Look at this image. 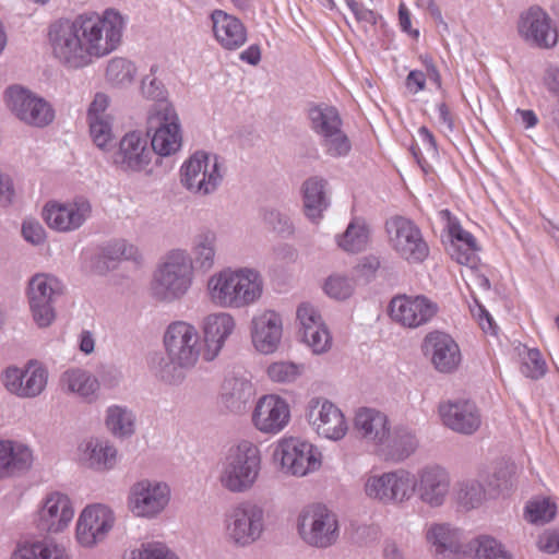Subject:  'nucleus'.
I'll return each mask as SVG.
<instances>
[{
    "instance_id": "1",
    "label": "nucleus",
    "mask_w": 559,
    "mask_h": 559,
    "mask_svg": "<svg viewBox=\"0 0 559 559\" xmlns=\"http://www.w3.org/2000/svg\"><path fill=\"white\" fill-rule=\"evenodd\" d=\"M126 21L119 11L106 9L61 17L48 26L52 57L66 69L80 70L108 56L122 39Z\"/></svg>"
},
{
    "instance_id": "2",
    "label": "nucleus",
    "mask_w": 559,
    "mask_h": 559,
    "mask_svg": "<svg viewBox=\"0 0 559 559\" xmlns=\"http://www.w3.org/2000/svg\"><path fill=\"white\" fill-rule=\"evenodd\" d=\"M206 292L215 306L240 309L254 304L261 297L263 280L253 269L227 267L210 276Z\"/></svg>"
},
{
    "instance_id": "3",
    "label": "nucleus",
    "mask_w": 559,
    "mask_h": 559,
    "mask_svg": "<svg viewBox=\"0 0 559 559\" xmlns=\"http://www.w3.org/2000/svg\"><path fill=\"white\" fill-rule=\"evenodd\" d=\"M164 345L168 361L160 367L159 376L169 384H179L186 378V371L203 356L200 334L193 324L174 321L165 331Z\"/></svg>"
},
{
    "instance_id": "4",
    "label": "nucleus",
    "mask_w": 559,
    "mask_h": 559,
    "mask_svg": "<svg viewBox=\"0 0 559 559\" xmlns=\"http://www.w3.org/2000/svg\"><path fill=\"white\" fill-rule=\"evenodd\" d=\"M194 282V270L191 255L185 249L168 251L151 281V295L159 302L171 304L182 299L191 289Z\"/></svg>"
},
{
    "instance_id": "5",
    "label": "nucleus",
    "mask_w": 559,
    "mask_h": 559,
    "mask_svg": "<svg viewBox=\"0 0 559 559\" xmlns=\"http://www.w3.org/2000/svg\"><path fill=\"white\" fill-rule=\"evenodd\" d=\"M261 471L259 448L243 440L231 447L225 456L218 480L223 488L234 493L250 490Z\"/></svg>"
},
{
    "instance_id": "6",
    "label": "nucleus",
    "mask_w": 559,
    "mask_h": 559,
    "mask_svg": "<svg viewBox=\"0 0 559 559\" xmlns=\"http://www.w3.org/2000/svg\"><path fill=\"white\" fill-rule=\"evenodd\" d=\"M264 530L265 512L263 507L255 502H240L225 513V538L235 547L251 546L261 538Z\"/></svg>"
},
{
    "instance_id": "7",
    "label": "nucleus",
    "mask_w": 559,
    "mask_h": 559,
    "mask_svg": "<svg viewBox=\"0 0 559 559\" xmlns=\"http://www.w3.org/2000/svg\"><path fill=\"white\" fill-rule=\"evenodd\" d=\"M147 135H152L153 156H169L178 152L182 144L179 117L169 103L155 104L147 117Z\"/></svg>"
},
{
    "instance_id": "8",
    "label": "nucleus",
    "mask_w": 559,
    "mask_h": 559,
    "mask_svg": "<svg viewBox=\"0 0 559 559\" xmlns=\"http://www.w3.org/2000/svg\"><path fill=\"white\" fill-rule=\"evenodd\" d=\"M224 177L222 163L215 155L195 152L180 169V182L191 193L205 197L214 193Z\"/></svg>"
},
{
    "instance_id": "9",
    "label": "nucleus",
    "mask_w": 559,
    "mask_h": 559,
    "mask_svg": "<svg viewBox=\"0 0 559 559\" xmlns=\"http://www.w3.org/2000/svg\"><path fill=\"white\" fill-rule=\"evenodd\" d=\"M298 534L309 546L325 549L336 544L340 535L336 514L323 504H311L298 516Z\"/></svg>"
},
{
    "instance_id": "10",
    "label": "nucleus",
    "mask_w": 559,
    "mask_h": 559,
    "mask_svg": "<svg viewBox=\"0 0 559 559\" xmlns=\"http://www.w3.org/2000/svg\"><path fill=\"white\" fill-rule=\"evenodd\" d=\"M411 472L405 468H396L369 475L366 478L364 490L372 501L384 506H400L411 500Z\"/></svg>"
},
{
    "instance_id": "11",
    "label": "nucleus",
    "mask_w": 559,
    "mask_h": 559,
    "mask_svg": "<svg viewBox=\"0 0 559 559\" xmlns=\"http://www.w3.org/2000/svg\"><path fill=\"white\" fill-rule=\"evenodd\" d=\"M62 293L63 286L55 276L36 274L29 280L28 305L32 318L38 328H48L55 321V304Z\"/></svg>"
},
{
    "instance_id": "12",
    "label": "nucleus",
    "mask_w": 559,
    "mask_h": 559,
    "mask_svg": "<svg viewBox=\"0 0 559 559\" xmlns=\"http://www.w3.org/2000/svg\"><path fill=\"white\" fill-rule=\"evenodd\" d=\"M7 105L12 114L22 122L44 128L55 119V110L43 97L19 85L5 91Z\"/></svg>"
},
{
    "instance_id": "13",
    "label": "nucleus",
    "mask_w": 559,
    "mask_h": 559,
    "mask_svg": "<svg viewBox=\"0 0 559 559\" xmlns=\"http://www.w3.org/2000/svg\"><path fill=\"white\" fill-rule=\"evenodd\" d=\"M274 457L280 461L283 472L305 476L320 468L321 453L310 442L290 437L281 440Z\"/></svg>"
},
{
    "instance_id": "14",
    "label": "nucleus",
    "mask_w": 559,
    "mask_h": 559,
    "mask_svg": "<svg viewBox=\"0 0 559 559\" xmlns=\"http://www.w3.org/2000/svg\"><path fill=\"white\" fill-rule=\"evenodd\" d=\"M412 496L429 508L442 507L450 493L451 475L439 464H428L419 468L416 475L411 473Z\"/></svg>"
},
{
    "instance_id": "15",
    "label": "nucleus",
    "mask_w": 559,
    "mask_h": 559,
    "mask_svg": "<svg viewBox=\"0 0 559 559\" xmlns=\"http://www.w3.org/2000/svg\"><path fill=\"white\" fill-rule=\"evenodd\" d=\"M170 495V488L166 483L142 479L131 486L128 508L136 518L156 519L167 508Z\"/></svg>"
},
{
    "instance_id": "16",
    "label": "nucleus",
    "mask_w": 559,
    "mask_h": 559,
    "mask_svg": "<svg viewBox=\"0 0 559 559\" xmlns=\"http://www.w3.org/2000/svg\"><path fill=\"white\" fill-rule=\"evenodd\" d=\"M516 32L520 38L532 47L550 49L558 43V31L550 15L537 4L520 12Z\"/></svg>"
},
{
    "instance_id": "17",
    "label": "nucleus",
    "mask_w": 559,
    "mask_h": 559,
    "mask_svg": "<svg viewBox=\"0 0 559 559\" xmlns=\"http://www.w3.org/2000/svg\"><path fill=\"white\" fill-rule=\"evenodd\" d=\"M389 240L394 251L404 260L423 262L429 248L418 226L404 216H394L386 222Z\"/></svg>"
},
{
    "instance_id": "18",
    "label": "nucleus",
    "mask_w": 559,
    "mask_h": 559,
    "mask_svg": "<svg viewBox=\"0 0 559 559\" xmlns=\"http://www.w3.org/2000/svg\"><path fill=\"white\" fill-rule=\"evenodd\" d=\"M93 206L84 197L68 202L50 201L43 209V218L51 229L71 233L80 229L92 216Z\"/></svg>"
},
{
    "instance_id": "19",
    "label": "nucleus",
    "mask_w": 559,
    "mask_h": 559,
    "mask_svg": "<svg viewBox=\"0 0 559 559\" xmlns=\"http://www.w3.org/2000/svg\"><path fill=\"white\" fill-rule=\"evenodd\" d=\"M115 524V515L105 504L87 506L76 523V540L83 547H94L103 542Z\"/></svg>"
},
{
    "instance_id": "20",
    "label": "nucleus",
    "mask_w": 559,
    "mask_h": 559,
    "mask_svg": "<svg viewBox=\"0 0 559 559\" xmlns=\"http://www.w3.org/2000/svg\"><path fill=\"white\" fill-rule=\"evenodd\" d=\"M306 416L318 435L340 440L347 431V424L341 409L323 397H313L308 402Z\"/></svg>"
},
{
    "instance_id": "21",
    "label": "nucleus",
    "mask_w": 559,
    "mask_h": 559,
    "mask_svg": "<svg viewBox=\"0 0 559 559\" xmlns=\"http://www.w3.org/2000/svg\"><path fill=\"white\" fill-rule=\"evenodd\" d=\"M73 516L74 509L68 495L51 491L43 499L35 522L39 531L57 534L68 528Z\"/></svg>"
},
{
    "instance_id": "22",
    "label": "nucleus",
    "mask_w": 559,
    "mask_h": 559,
    "mask_svg": "<svg viewBox=\"0 0 559 559\" xmlns=\"http://www.w3.org/2000/svg\"><path fill=\"white\" fill-rule=\"evenodd\" d=\"M423 353L429 357L435 369L441 373H453L462 361V354L455 340L448 333L432 331L421 345Z\"/></svg>"
},
{
    "instance_id": "23",
    "label": "nucleus",
    "mask_w": 559,
    "mask_h": 559,
    "mask_svg": "<svg viewBox=\"0 0 559 559\" xmlns=\"http://www.w3.org/2000/svg\"><path fill=\"white\" fill-rule=\"evenodd\" d=\"M393 321L406 328H417L427 323L437 312V306L425 296L399 295L389 306Z\"/></svg>"
},
{
    "instance_id": "24",
    "label": "nucleus",
    "mask_w": 559,
    "mask_h": 559,
    "mask_svg": "<svg viewBox=\"0 0 559 559\" xmlns=\"http://www.w3.org/2000/svg\"><path fill=\"white\" fill-rule=\"evenodd\" d=\"M152 158L153 151L146 138L133 131L120 140L119 148L114 154V164L123 171L139 173L150 166Z\"/></svg>"
},
{
    "instance_id": "25",
    "label": "nucleus",
    "mask_w": 559,
    "mask_h": 559,
    "mask_svg": "<svg viewBox=\"0 0 559 559\" xmlns=\"http://www.w3.org/2000/svg\"><path fill=\"white\" fill-rule=\"evenodd\" d=\"M290 409L287 402L277 395L262 396L253 411L254 427L264 433H278L288 424Z\"/></svg>"
},
{
    "instance_id": "26",
    "label": "nucleus",
    "mask_w": 559,
    "mask_h": 559,
    "mask_svg": "<svg viewBox=\"0 0 559 559\" xmlns=\"http://www.w3.org/2000/svg\"><path fill=\"white\" fill-rule=\"evenodd\" d=\"M439 414L444 426L463 435H473L481 424L478 408L467 400L441 403Z\"/></svg>"
},
{
    "instance_id": "27",
    "label": "nucleus",
    "mask_w": 559,
    "mask_h": 559,
    "mask_svg": "<svg viewBox=\"0 0 559 559\" xmlns=\"http://www.w3.org/2000/svg\"><path fill=\"white\" fill-rule=\"evenodd\" d=\"M235 326L234 317L227 312H216L204 317L202 321L204 360L212 361L218 356L226 340L234 332Z\"/></svg>"
},
{
    "instance_id": "28",
    "label": "nucleus",
    "mask_w": 559,
    "mask_h": 559,
    "mask_svg": "<svg viewBox=\"0 0 559 559\" xmlns=\"http://www.w3.org/2000/svg\"><path fill=\"white\" fill-rule=\"evenodd\" d=\"M462 531L450 523H432L426 539L437 559H462L464 556Z\"/></svg>"
},
{
    "instance_id": "29",
    "label": "nucleus",
    "mask_w": 559,
    "mask_h": 559,
    "mask_svg": "<svg viewBox=\"0 0 559 559\" xmlns=\"http://www.w3.org/2000/svg\"><path fill=\"white\" fill-rule=\"evenodd\" d=\"M32 450L20 442L0 441V480L19 477L33 464Z\"/></svg>"
},
{
    "instance_id": "30",
    "label": "nucleus",
    "mask_w": 559,
    "mask_h": 559,
    "mask_svg": "<svg viewBox=\"0 0 559 559\" xmlns=\"http://www.w3.org/2000/svg\"><path fill=\"white\" fill-rule=\"evenodd\" d=\"M252 342L262 354L274 353L282 338V320L275 312L269 311L254 318Z\"/></svg>"
},
{
    "instance_id": "31",
    "label": "nucleus",
    "mask_w": 559,
    "mask_h": 559,
    "mask_svg": "<svg viewBox=\"0 0 559 559\" xmlns=\"http://www.w3.org/2000/svg\"><path fill=\"white\" fill-rule=\"evenodd\" d=\"M80 461L88 468L104 472L116 464L117 449L108 441L91 438L79 447Z\"/></svg>"
},
{
    "instance_id": "32",
    "label": "nucleus",
    "mask_w": 559,
    "mask_h": 559,
    "mask_svg": "<svg viewBox=\"0 0 559 559\" xmlns=\"http://www.w3.org/2000/svg\"><path fill=\"white\" fill-rule=\"evenodd\" d=\"M212 21L214 35L225 49L235 50L246 43V27L237 17L217 10L212 13Z\"/></svg>"
},
{
    "instance_id": "33",
    "label": "nucleus",
    "mask_w": 559,
    "mask_h": 559,
    "mask_svg": "<svg viewBox=\"0 0 559 559\" xmlns=\"http://www.w3.org/2000/svg\"><path fill=\"white\" fill-rule=\"evenodd\" d=\"M416 436L404 427H396L392 432L389 430L388 439L380 444L379 452L385 461L400 463L409 457L417 449Z\"/></svg>"
},
{
    "instance_id": "34",
    "label": "nucleus",
    "mask_w": 559,
    "mask_h": 559,
    "mask_svg": "<svg viewBox=\"0 0 559 559\" xmlns=\"http://www.w3.org/2000/svg\"><path fill=\"white\" fill-rule=\"evenodd\" d=\"M254 394L250 381L243 378H227L222 385L221 405L233 414H241L249 406Z\"/></svg>"
},
{
    "instance_id": "35",
    "label": "nucleus",
    "mask_w": 559,
    "mask_h": 559,
    "mask_svg": "<svg viewBox=\"0 0 559 559\" xmlns=\"http://www.w3.org/2000/svg\"><path fill=\"white\" fill-rule=\"evenodd\" d=\"M355 428L361 438L378 447L388 439L390 430L386 415L373 408H361L356 413Z\"/></svg>"
},
{
    "instance_id": "36",
    "label": "nucleus",
    "mask_w": 559,
    "mask_h": 559,
    "mask_svg": "<svg viewBox=\"0 0 559 559\" xmlns=\"http://www.w3.org/2000/svg\"><path fill=\"white\" fill-rule=\"evenodd\" d=\"M301 190L306 216L314 223L319 222L330 205L326 179L310 177L302 183Z\"/></svg>"
},
{
    "instance_id": "37",
    "label": "nucleus",
    "mask_w": 559,
    "mask_h": 559,
    "mask_svg": "<svg viewBox=\"0 0 559 559\" xmlns=\"http://www.w3.org/2000/svg\"><path fill=\"white\" fill-rule=\"evenodd\" d=\"M217 234L209 228L197 233L191 242V262L195 271L206 273L216 262Z\"/></svg>"
},
{
    "instance_id": "38",
    "label": "nucleus",
    "mask_w": 559,
    "mask_h": 559,
    "mask_svg": "<svg viewBox=\"0 0 559 559\" xmlns=\"http://www.w3.org/2000/svg\"><path fill=\"white\" fill-rule=\"evenodd\" d=\"M61 382L68 392L75 393L87 402L97 399L99 382L88 371L79 368L67 370L61 377Z\"/></svg>"
},
{
    "instance_id": "39",
    "label": "nucleus",
    "mask_w": 559,
    "mask_h": 559,
    "mask_svg": "<svg viewBox=\"0 0 559 559\" xmlns=\"http://www.w3.org/2000/svg\"><path fill=\"white\" fill-rule=\"evenodd\" d=\"M105 425L117 438H129L135 431V416L126 406L112 405L106 411Z\"/></svg>"
},
{
    "instance_id": "40",
    "label": "nucleus",
    "mask_w": 559,
    "mask_h": 559,
    "mask_svg": "<svg viewBox=\"0 0 559 559\" xmlns=\"http://www.w3.org/2000/svg\"><path fill=\"white\" fill-rule=\"evenodd\" d=\"M11 559H70L66 548L48 542H35L19 546Z\"/></svg>"
},
{
    "instance_id": "41",
    "label": "nucleus",
    "mask_w": 559,
    "mask_h": 559,
    "mask_svg": "<svg viewBox=\"0 0 559 559\" xmlns=\"http://www.w3.org/2000/svg\"><path fill=\"white\" fill-rule=\"evenodd\" d=\"M308 116L311 129L320 138L342 127V119L337 109L325 104L312 106Z\"/></svg>"
},
{
    "instance_id": "42",
    "label": "nucleus",
    "mask_w": 559,
    "mask_h": 559,
    "mask_svg": "<svg viewBox=\"0 0 559 559\" xmlns=\"http://www.w3.org/2000/svg\"><path fill=\"white\" fill-rule=\"evenodd\" d=\"M369 241V228L364 219H353L346 230L337 238V245L346 252L357 253L366 249Z\"/></svg>"
},
{
    "instance_id": "43",
    "label": "nucleus",
    "mask_w": 559,
    "mask_h": 559,
    "mask_svg": "<svg viewBox=\"0 0 559 559\" xmlns=\"http://www.w3.org/2000/svg\"><path fill=\"white\" fill-rule=\"evenodd\" d=\"M455 495L462 507L474 509L483 503L486 491L483 484L477 479H463L456 483Z\"/></svg>"
},
{
    "instance_id": "44",
    "label": "nucleus",
    "mask_w": 559,
    "mask_h": 559,
    "mask_svg": "<svg viewBox=\"0 0 559 559\" xmlns=\"http://www.w3.org/2000/svg\"><path fill=\"white\" fill-rule=\"evenodd\" d=\"M48 372L41 366L29 364L24 369L21 397H35L39 395L47 385Z\"/></svg>"
},
{
    "instance_id": "45",
    "label": "nucleus",
    "mask_w": 559,
    "mask_h": 559,
    "mask_svg": "<svg viewBox=\"0 0 559 559\" xmlns=\"http://www.w3.org/2000/svg\"><path fill=\"white\" fill-rule=\"evenodd\" d=\"M134 74V64L124 58L111 59L106 68V79L112 85L129 84L133 81Z\"/></svg>"
},
{
    "instance_id": "46",
    "label": "nucleus",
    "mask_w": 559,
    "mask_h": 559,
    "mask_svg": "<svg viewBox=\"0 0 559 559\" xmlns=\"http://www.w3.org/2000/svg\"><path fill=\"white\" fill-rule=\"evenodd\" d=\"M557 506L549 498H536L526 506V519L534 524H545L555 519Z\"/></svg>"
},
{
    "instance_id": "47",
    "label": "nucleus",
    "mask_w": 559,
    "mask_h": 559,
    "mask_svg": "<svg viewBox=\"0 0 559 559\" xmlns=\"http://www.w3.org/2000/svg\"><path fill=\"white\" fill-rule=\"evenodd\" d=\"M88 127L90 135L99 150L109 151L115 146L112 118L88 121Z\"/></svg>"
},
{
    "instance_id": "48",
    "label": "nucleus",
    "mask_w": 559,
    "mask_h": 559,
    "mask_svg": "<svg viewBox=\"0 0 559 559\" xmlns=\"http://www.w3.org/2000/svg\"><path fill=\"white\" fill-rule=\"evenodd\" d=\"M321 144L326 155L338 158L345 157L352 150V143L342 127L321 138Z\"/></svg>"
},
{
    "instance_id": "49",
    "label": "nucleus",
    "mask_w": 559,
    "mask_h": 559,
    "mask_svg": "<svg viewBox=\"0 0 559 559\" xmlns=\"http://www.w3.org/2000/svg\"><path fill=\"white\" fill-rule=\"evenodd\" d=\"M474 559H511L502 545L490 536H479L473 542Z\"/></svg>"
},
{
    "instance_id": "50",
    "label": "nucleus",
    "mask_w": 559,
    "mask_h": 559,
    "mask_svg": "<svg viewBox=\"0 0 559 559\" xmlns=\"http://www.w3.org/2000/svg\"><path fill=\"white\" fill-rule=\"evenodd\" d=\"M301 340L314 354L325 353L331 348L332 337L325 325L308 328L300 333Z\"/></svg>"
},
{
    "instance_id": "51",
    "label": "nucleus",
    "mask_w": 559,
    "mask_h": 559,
    "mask_svg": "<svg viewBox=\"0 0 559 559\" xmlns=\"http://www.w3.org/2000/svg\"><path fill=\"white\" fill-rule=\"evenodd\" d=\"M139 250L126 240H114L108 242L102 250L100 258L108 261L138 260Z\"/></svg>"
},
{
    "instance_id": "52",
    "label": "nucleus",
    "mask_w": 559,
    "mask_h": 559,
    "mask_svg": "<svg viewBox=\"0 0 559 559\" xmlns=\"http://www.w3.org/2000/svg\"><path fill=\"white\" fill-rule=\"evenodd\" d=\"M302 370V365L292 361H276L267 367V376L274 382L288 383L299 378Z\"/></svg>"
},
{
    "instance_id": "53",
    "label": "nucleus",
    "mask_w": 559,
    "mask_h": 559,
    "mask_svg": "<svg viewBox=\"0 0 559 559\" xmlns=\"http://www.w3.org/2000/svg\"><path fill=\"white\" fill-rule=\"evenodd\" d=\"M129 559H178V557L162 543H143L131 550Z\"/></svg>"
},
{
    "instance_id": "54",
    "label": "nucleus",
    "mask_w": 559,
    "mask_h": 559,
    "mask_svg": "<svg viewBox=\"0 0 559 559\" xmlns=\"http://www.w3.org/2000/svg\"><path fill=\"white\" fill-rule=\"evenodd\" d=\"M324 290L330 297L343 300L353 294L354 283L345 276L332 275L326 280Z\"/></svg>"
},
{
    "instance_id": "55",
    "label": "nucleus",
    "mask_w": 559,
    "mask_h": 559,
    "mask_svg": "<svg viewBox=\"0 0 559 559\" xmlns=\"http://www.w3.org/2000/svg\"><path fill=\"white\" fill-rule=\"evenodd\" d=\"M521 369L523 374L536 380L546 373L547 367L538 349H527Z\"/></svg>"
},
{
    "instance_id": "56",
    "label": "nucleus",
    "mask_w": 559,
    "mask_h": 559,
    "mask_svg": "<svg viewBox=\"0 0 559 559\" xmlns=\"http://www.w3.org/2000/svg\"><path fill=\"white\" fill-rule=\"evenodd\" d=\"M263 221L278 234H290L293 231V226L288 216L277 210H265L263 212Z\"/></svg>"
},
{
    "instance_id": "57",
    "label": "nucleus",
    "mask_w": 559,
    "mask_h": 559,
    "mask_svg": "<svg viewBox=\"0 0 559 559\" xmlns=\"http://www.w3.org/2000/svg\"><path fill=\"white\" fill-rule=\"evenodd\" d=\"M142 94L150 99L156 100V104L166 103V90L162 81L153 74L146 75L141 84Z\"/></svg>"
},
{
    "instance_id": "58",
    "label": "nucleus",
    "mask_w": 559,
    "mask_h": 559,
    "mask_svg": "<svg viewBox=\"0 0 559 559\" xmlns=\"http://www.w3.org/2000/svg\"><path fill=\"white\" fill-rule=\"evenodd\" d=\"M297 319L300 322V333L308 328L324 325L318 310L309 302H304L297 309Z\"/></svg>"
},
{
    "instance_id": "59",
    "label": "nucleus",
    "mask_w": 559,
    "mask_h": 559,
    "mask_svg": "<svg viewBox=\"0 0 559 559\" xmlns=\"http://www.w3.org/2000/svg\"><path fill=\"white\" fill-rule=\"evenodd\" d=\"M109 98L106 94L97 93L87 110V121L111 118L107 114Z\"/></svg>"
},
{
    "instance_id": "60",
    "label": "nucleus",
    "mask_w": 559,
    "mask_h": 559,
    "mask_svg": "<svg viewBox=\"0 0 559 559\" xmlns=\"http://www.w3.org/2000/svg\"><path fill=\"white\" fill-rule=\"evenodd\" d=\"M23 376L24 370H21L15 367L8 368L3 373V384L9 392L21 396L22 394V385H23Z\"/></svg>"
},
{
    "instance_id": "61",
    "label": "nucleus",
    "mask_w": 559,
    "mask_h": 559,
    "mask_svg": "<svg viewBox=\"0 0 559 559\" xmlns=\"http://www.w3.org/2000/svg\"><path fill=\"white\" fill-rule=\"evenodd\" d=\"M24 239L33 245H40L45 241V229L38 222H24L22 226Z\"/></svg>"
},
{
    "instance_id": "62",
    "label": "nucleus",
    "mask_w": 559,
    "mask_h": 559,
    "mask_svg": "<svg viewBox=\"0 0 559 559\" xmlns=\"http://www.w3.org/2000/svg\"><path fill=\"white\" fill-rule=\"evenodd\" d=\"M538 548L548 554L559 551V530L546 531L537 542Z\"/></svg>"
},
{
    "instance_id": "63",
    "label": "nucleus",
    "mask_w": 559,
    "mask_h": 559,
    "mask_svg": "<svg viewBox=\"0 0 559 559\" xmlns=\"http://www.w3.org/2000/svg\"><path fill=\"white\" fill-rule=\"evenodd\" d=\"M346 3L355 14L357 21H364L371 25L377 23V14L372 10L364 8L356 0H346Z\"/></svg>"
},
{
    "instance_id": "64",
    "label": "nucleus",
    "mask_w": 559,
    "mask_h": 559,
    "mask_svg": "<svg viewBox=\"0 0 559 559\" xmlns=\"http://www.w3.org/2000/svg\"><path fill=\"white\" fill-rule=\"evenodd\" d=\"M14 197V187L12 179L0 171V206L11 204Z\"/></svg>"
}]
</instances>
